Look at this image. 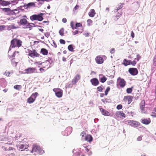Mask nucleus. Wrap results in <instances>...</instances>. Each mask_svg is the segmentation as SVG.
<instances>
[{
    "mask_svg": "<svg viewBox=\"0 0 156 156\" xmlns=\"http://www.w3.org/2000/svg\"><path fill=\"white\" fill-rule=\"evenodd\" d=\"M30 23V28L35 27V25L34 23Z\"/></svg>",
    "mask_w": 156,
    "mask_h": 156,
    "instance_id": "13d9d810",
    "label": "nucleus"
},
{
    "mask_svg": "<svg viewBox=\"0 0 156 156\" xmlns=\"http://www.w3.org/2000/svg\"><path fill=\"white\" fill-rule=\"evenodd\" d=\"M71 128H67L66 130L65 131V132L66 133L68 130H71Z\"/></svg>",
    "mask_w": 156,
    "mask_h": 156,
    "instance_id": "774afa93",
    "label": "nucleus"
},
{
    "mask_svg": "<svg viewBox=\"0 0 156 156\" xmlns=\"http://www.w3.org/2000/svg\"><path fill=\"white\" fill-rule=\"evenodd\" d=\"M68 50L71 51H73V48L72 45H69L68 47Z\"/></svg>",
    "mask_w": 156,
    "mask_h": 156,
    "instance_id": "58836bf2",
    "label": "nucleus"
},
{
    "mask_svg": "<svg viewBox=\"0 0 156 156\" xmlns=\"http://www.w3.org/2000/svg\"><path fill=\"white\" fill-rule=\"evenodd\" d=\"M10 74V72L9 71H6L4 73V74L6 76H9Z\"/></svg>",
    "mask_w": 156,
    "mask_h": 156,
    "instance_id": "de8ad7c7",
    "label": "nucleus"
},
{
    "mask_svg": "<svg viewBox=\"0 0 156 156\" xmlns=\"http://www.w3.org/2000/svg\"><path fill=\"white\" fill-rule=\"evenodd\" d=\"M142 139V137L141 136H139L137 138V140L138 141H141Z\"/></svg>",
    "mask_w": 156,
    "mask_h": 156,
    "instance_id": "0e129e2a",
    "label": "nucleus"
},
{
    "mask_svg": "<svg viewBox=\"0 0 156 156\" xmlns=\"http://www.w3.org/2000/svg\"><path fill=\"white\" fill-rule=\"evenodd\" d=\"M41 149L40 147L38 145L35 144H34L33 146L32 150L31 151V152H38L40 151Z\"/></svg>",
    "mask_w": 156,
    "mask_h": 156,
    "instance_id": "f8f14e48",
    "label": "nucleus"
},
{
    "mask_svg": "<svg viewBox=\"0 0 156 156\" xmlns=\"http://www.w3.org/2000/svg\"><path fill=\"white\" fill-rule=\"evenodd\" d=\"M131 62V60H127L126 59H124L123 60L122 64H123L125 66H127L128 65H130V64Z\"/></svg>",
    "mask_w": 156,
    "mask_h": 156,
    "instance_id": "a878e982",
    "label": "nucleus"
},
{
    "mask_svg": "<svg viewBox=\"0 0 156 156\" xmlns=\"http://www.w3.org/2000/svg\"><path fill=\"white\" fill-rule=\"evenodd\" d=\"M100 77V80L101 82L104 83L107 80V78L105 76L103 75L100 74L99 75Z\"/></svg>",
    "mask_w": 156,
    "mask_h": 156,
    "instance_id": "412c9836",
    "label": "nucleus"
},
{
    "mask_svg": "<svg viewBox=\"0 0 156 156\" xmlns=\"http://www.w3.org/2000/svg\"><path fill=\"white\" fill-rule=\"evenodd\" d=\"M22 42L17 38L13 39L11 42V45L9 48V51L11 48H14L16 47L19 48L22 45Z\"/></svg>",
    "mask_w": 156,
    "mask_h": 156,
    "instance_id": "f257e3e1",
    "label": "nucleus"
},
{
    "mask_svg": "<svg viewBox=\"0 0 156 156\" xmlns=\"http://www.w3.org/2000/svg\"><path fill=\"white\" fill-rule=\"evenodd\" d=\"M35 3L34 2H30L26 4L25 5L27 8H30L32 7H35Z\"/></svg>",
    "mask_w": 156,
    "mask_h": 156,
    "instance_id": "c756f323",
    "label": "nucleus"
},
{
    "mask_svg": "<svg viewBox=\"0 0 156 156\" xmlns=\"http://www.w3.org/2000/svg\"><path fill=\"white\" fill-rule=\"evenodd\" d=\"M113 83V81L112 80H110L107 82V84L109 85Z\"/></svg>",
    "mask_w": 156,
    "mask_h": 156,
    "instance_id": "6e6d98bb",
    "label": "nucleus"
},
{
    "mask_svg": "<svg viewBox=\"0 0 156 156\" xmlns=\"http://www.w3.org/2000/svg\"><path fill=\"white\" fill-rule=\"evenodd\" d=\"M70 26L72 28L73 34V35L77 34L78 33V23H76L75 25L74 22L72 21L70 22Z\"/></svg>",
    "mask_w": 156,
    "mask_h": 156,
    "instance_id": "423d86ee",
    "label": "nucleus"
},
{
    "mask_svg": "<svg viewBox=\"0 0 156 156\" xmlns=\"http://www.w3.org/2000/svg\"><path fill=\"white\" fill-rule=\"evenodd\" d=\"M27 51L28 55L33 58L39 57L40 56V54L38 53L35 49H33L32 50L28 49Z\"/></svg>",
    "mask_w": 156,
    "mask_h": 156,
    "instance_id": "7ed1b4c3",
    "label": "nucleus"
},
{
    "mask_svg": "<svg viewBox=\"0 0 156 156\" xmlns=\"http://www.w3.org/2000/svg\"><path fill=\"white\" fill-rule=\"evenodd\" d=\"M78 80V76H76L73 80L72 81V84H75L76 82H77Z\"/></svg>",
    "mask_w": 156,
    "mask_h": 156,
    "instance_id": "f704fd0d",
    "label": "nucleus"
},
{
    "mask_svg": "<svg viewBox=\"0 0 156 156\" xmlns=\"http://www.w3.org/2000/svg\"><path fill=\"white\" fill-rule=\"evenodd\" d=\"M41 54L44 55H46L48 53V51L45 48H42L41 50Z\"/></svg>",
    "mask_w": 156,
    "mask_h": 156,
    "instance_id": "b1692460",
    "label": "nucleus"
},
{
    "mask_svg": "<svg viewBox=\"0 0 156 156\" xmlns=\"http://www.w3.org/2000/svg\"><path fill=\"white\" fill-rule=\"evenodd\" d=\"M136 57H137L136 58H135V59H136L138 61L141 58V57L139 54H138L137 55Z\"/></svg>",
    "mask_w": 156,
    "mask_h": 156,
    "instance_id": "8fccbe9b",
    "label": "nucleus"
},
{
    "mask_svg": "<svg viewBox=\"0 0 156 156\" xmlns=\"http://www.w3.org/2000/svg\"><path fill=\"white\" fill-rule=\"evenodd\" d=\"M35 101V98H32L31 96L27 99V102L29 104L33 103Z\"/></svg>",
    "mask_w": 156,
    "mask_h": 156,
    "instance_id": "c85d7f7f",
    "label": "nucleus"
},
{
    "mask_svg": "<svg viewBox=\"0 0 156 156\" xmlns=\"http://www.w3.org/2000/svg\"><path fill=\"white\" fill-rule=\"evenodd\" d=\"M0 84L4 87H5L6 85V81L5 78H2L0 79Z\"/></svg>",
    "mask_w": 156,
    "mask_h": 156,
    "instance_id": "5701e85b",
    "label": "nucleus"
},
{
    "mask_svg": "<svg viewBox=\"0 0 156 156\" xmlns=\"http://www.w3.org/2000/svg\"><path fill=\"white\" fill-rule=\"evenodd\" d=\"M110 88L109 87H107L105 91V94L106 95H107L108 93V92L110 90Z\"/></svg>",
    "mask_w": 156,
    "mask_h": 156,
    "instance_id": "79ce46f5",
    "label": "nucleus"
},
{
    "mask_svg": "<svg viewBox=\"0 0 156 156\" xmlns=\"http://www.w3.org/2000/svg\"><path fill=\"white\" fill-rule=\"evenodd\" d=\"M132 91V88H128L126 90L127 93L129 94L131 93Z\"/></svg>",
    "mask_w": 156,
    "mask_h": 156,
    "instance_id": "37998d69",
    "label": "nucleus"
},
{
    "mask_svg": "<svg viewBox=\"0 0 156 156\" xmlns=\"http://www.w3.org/2000/svg\"><path fill=\"white\" fill-rule=\"evenodd\" d=\"M38 95L39 94L38 93L35 92L33 93L31 95V96L32 98H35V100L37 97Z\"/></svg>",
    "mask_w": 156,
    "mask_h": 156,
    "instance_id": "72a5a7b5",
    "label": "nucleus"
},
{
    "mask_svg": "<svg viewBox=\"0 0 156 156\" xmlns=\"http://www.w3.org/2000/svg\"><path fill=\"white\" fill-rule=\"evenodd\" d=\"M90 81L92 85L94 86H96L99 84V81L96 78H93L90 80Z\"/></svg>",
    "mask_w": 156,
    "mask_h": 156,
    "instance_id": "f3484780",
    "label": "nucleus"
},
{
    "mask_svg": "<svg viewBox=\"0 0 156 156\" xmlns=\"http://www.w3.org/2000/svg\"><path fill=\"white\" fill-rule=\"evenodd\" d=\"M131 36L133 38H134V34L133 32V31H132L131 32Z\"/></svg>",
    "mask_w": 156,
    "mask_h": 156,
    "instance_id": "e2e57ef3",
    "label": "nucleus"
},
{
    "mask_svg": "<svg viewBox=\"0 0 156 156\" xmlns=\"http://www.w3.org/2000/svg\"><path fill=\"white\" fill-rule=\"evenodd\" d=\"M25 26V27H24V28H30V23H29L27 22V23L26 24Z\"/></svg>",
    "mask_w": 156,
    "mask_h": 156,
    "instance_id": "c03bdc74",
    "label": "nucleus"
},
{
    "mask_svg": "<svg viewBox=\"0 0 156 156\" xmlns=\"http://www.w3.org/2000/svg\"><path fill=\"white\" fill-rule=\"evenodd\" d=\"M85 140L89 142H91L92 141L93 138L91 135H88L86 136L85 138Z\"/></svg>",
    "mask_w": 156,
    "mask_h": 156,
    "instance_id": "bb28decb",
    "label": "nucleus"
},
{
    "mask_svg": "<svg viewBox=\"0 0 156 156\" xmlns=\"http://www.w3.org/2000/svg\"><path fill=\"white\" fill-rule=\"evenodd\" d=\"M122 108V106L121 104L118 105L116 107V108L118 110L121 109Z\"/></svg>",
    "mask_w": 156,
    "mask_h": 156,
    "instance_id": "49530a36",
    "label": "nucleus"
},
{
    "mask_svg": "<svg viewBox=\"0 0 156 156\" xmlns=\"http://www.w3.org/2000/svg\"><path fill=\"white\" fill-rule=\"evenodd\" d=\"M2 148L5 151H7L8 150V149L7 148V147L6 145H5V146H2Z\"/></svg>",
    "mask_w": 156,
    "mask_h": 156,
    "instance_id": "5fc2aeb1",
    "label": "nucleus"
},
{
    "mask_svg": "<svg viewBox=\"0 0 156 156\" xmlns=\"http://www.w3.org/2000/svg\"><path fill=\"white\" fill-rule=\"evenodd\" d=\"M126 122L128 125L133 127H138L140 125L139 122L133 120H129Z\"/></svg>",
    "mask_w": 156,
    "mask_h": 156,
    "instance_id": "0eeeda50",
    "label": "nucleus"
},
{
    "mask_svg": "<svg viewBox=\"0 0 156 156\" xmlns=\"http://www.w3.org/2000/svg\"><path fill=\"white\" fill-rule=\"evenodd\" d=\"M5 25H1L0 26V31L3 30L5 28Z\"/></svg>",
    "mask_w": 156,
    "mask_h": 156,
    "instance_id": "a18cd8bd",
    "label": "nucleus"
},
{
    "mask_svg": "<svg viewBox=\"0 0 156 156\" xmlns=\"http://www.w3.org/2000/svg\"><path fill=\"white\" fill-rule=\"evenodd\" d=\"M124 5V4L123 3H120L118 5V7H117V9L114 10V12H117L119 10L122 9L123 7V6Z\"/></svg>",
    "mask_w": 156,
    "mask_h": 156,
    "instance_id": "cd10ccee",
    "label": "nucleus"
},
{
    "mask_svg": "<svg viewBox=\"0 0 156 156\" xmlns=\"http://www.w3.org/2000/svg\"><path fill=\"white\" fill-rule=\"evenodd\" d=\"M96 62L98 64H101L102 63L104 62V59L103 58L100 56H98L95 58Z\"/></svg>",
    "mask_w": 156,
    "mask_h": 156,
    "instance_id": "dca6fc26",
    "label": "nucleus"
},
{
    "mask_svg": "<svg viewBox=\"0 0 156 156\" xmlns=\"http://www.w3.org/2000/svg\"><path fill=\"white\" fill-rule=\"evenodd\" d=\"M79 27L81 28H79V32H82L83 30V28L82 24L80 23H79Z\"/></svg>",
    "mask_w": 156,
    "mask_h": 156,
    "instance_id": "473e14b6",
    "label": "nucleus"
},
{
    "mask_svg": "<svg viewBox=\"0 0 156 156\" xmlns=\"http://www.w3.org/2000/svg\"><path fill=\"white\" fill-rule=\"evenodd\" d=\"M9 1H5L3 0H0V5L3 6L9 5L11 4Z\"/></svg>",
    "mask_w": 156,
    "mask_h": 156,
    "instance_id": "2eb2a0df",
    "label": "nucleus"
},
{
    "mask_svg": "<svg viewBox=\"0 0 156 156\" xmlns=\"http://www.w3.org/2000/svg\"><path fill=\"white\" fill-rule=\"evenodd\" d=\"M62 21L64 23H65L67 21V20L66 18H64L62 19Z\"/></svg>",
    "mask_w": 156,
    "mask_h": 156,
    "instance_id": "338daca9",
    "label": "nucleus"
},
{
    "mask_svg": "<svg viewBox=\"0 0 156 156\" xmlns=\"http://www.w3.org/2000/svg\"><path fill=\"white\" fill-rule=\"evenodd\" d=\"M28 147V146L27 145L24 144H21L18 147L20 150L22 149L21 150V151H23V150L27 148Z\"/></svg>",
    "mask_w": 156,
    "mask_h": 156,
    "instance_id": "4be33fe9",
    "label": "nucleus"
},
{
    "mask_svg": "<svg viewBox=\"0 0 156 156\" xmlns=\"http://www.w3.org/2000/svg\"><path fill=\"white\" fill-rule=\"evenodd\" d=\"M130 64H131L133 66H135L136 64V61H134L133 62L131 61Z\"/></svg>",
    "mask_w": 156,
    "mask_h": 156,
    "instance_id": "bf43d9fd",
    "label": "nucleus"
},
{
    "mask_svg": "<svg viewBox=\"0 0 156 156\" xmlns=\"http://www.w3.org/2000/svg\"><path fill=\"white\" fill-rule=\"evenodd\" d=\"M25 73L27 74H31L37 72V69L34 68L29 67L24 70Z\"/></svg>",
    "mask_w": 156,
    "mask_h": 156,
    "instance_id": "9d476101",
    "label": "nucleus"
},
{
    "mask_svg": "<svg viewBox=\"0 0 156 156\" xmlns=\"http://www.w3.org/2000/svg\"><path fill=\"white\" fill-rule=\"evenodd\" d=\"M122 14V12H118V15H116V17H118L121 16Z\"/></svg>",
    "mask_w": 156,
    "mask_h": 156,
    "instance_id": "052dcab7",
    "label": "nucleus"
},
{
    "mask_svg": "<svg viewBox=\"0 0 156 156\" xmlns=\"http://www.w3.org/2000/svg\"><path fill=\"white\" fill-rule=\"evenodd\" d=\"M64 29L63 28H61L59 31V33L62 36L64 34Z\"/></svg>",
    "mask_w": 156,
    "mask_h": 156,
    "instance_id": "4c0bfd02",
    "label": "nucleus"
},
{
    "mask_svg": "<svg viewBox=\"0 0 156 156\" xmlns=\"http://www.w3.org/2000/svg\"><path fill=\"white\" fill-rule=\"evenodd\" d=\"M52 62V61L51 58H49L48 59L43 62V68L48 69L50 67L51 64Z\"/></svg>",
    "mask_w": 156,
    "mask_h": 156,
    "instance_id": "1a4fd4ad",
    "label": "nucleus"
},
{
    "mask_svg": "<svg viewBox=\"0 0 156 156\" xmlns=\"http://www.w3.org/2000/svg\"><path fill=\"white\" fill-rule=\"evenodd\" d=\"M100 110L101 113L105 116H108L110 115V113L108 111L102 108H100Z\"/></svg>",
    "mask_w": 156,
    "mask_h": 156,
    "instance_id": "a211bd4d",
    "label": "nucleus"
},
{
    "mask_svg": "<svg viewBox=\"0 0 156 156\" xmlns=\"http://www.w3.org/2000/svg\"><path fill=\"white\" fill-rule=\"evenodd\" d=\"M8 156H14L15 154L14 153H11L8 154Z\"/></svg>",
    "mask_w": 156,
    "mask_h": 156,
    "instance_id": "69168bd1",
    "label": "nucleus"
},
{
    "mask_svg": "<svg viewBox=\"0 0 156 156\" xmlns=\"http://www.w3.org/2000/svg\"><path fill=\"white\" fill-rule=\"evenodd\" d=\"M126 85V81L125 80L120 77H119L117 80V86L118 87L122 88Z\"/></svg>",
    "mask_w": 156,
    "mask_h": 156,
    "instance_id": "39448f33",
    "label": "nucleus"
},
{
    "mask_svg": "<svg viewBox=\"0 0 156 156\" xmlns=\"http://www.w3.org/2000/svg\"><path fill=\"white\" fill-rule=\"evenodd\" d=\"M9 58L10 59L11 62H13V60L15 59V53H14L12 55H9Z\"/></svg>",
    "mask_w": 156,
    "mask_h": 156,
    "instance_id": "2f4dec72",
    "label": "nucleus"
},
{
    "mask_svg": "<svg viewBox=\"0 0 156 156\" xmlns=\"http://www.w3.org/2000/svg\"><path fill=\"white\" fill-rule=\"evenodd\" d=\"M21 87L20 85H16L14 86V88L18 90H19L21 88Z\"/></svg>",
    "mask_w": 156,
    "mask_h": 156,
    "instance_id": "ea45409f",
    "label": "nucleus"
},
{
    "mask_svg": "<svg viewBox=\"0 0 156 156\" xmlns=\"http://www.w3.org/2000/svg\"><path fill=\"white\" fill-rule=\"evenodd\" d=\"M53 91L55 93L56 96L58 98H61L62 96L63 91L60 88H54Z\"/></svg>",
    "mask_w": 156,
    "mask_h": 156,
    "instance_id": "6e6552de",
    "label": "nucleus"
},
{
    "mask_svg": "<svg viewBox=\"0 0 156 156\" xmlns=\"http://www.w3.org/2000/svg\"><path fill=\"white\" fill-rule=\"evenodd\" d=\"M2 10L3 12L8 15H16L17 12H15L14 11H17L16 9L11 10L9 8H2Z\"/></svg>",
    "mask_w": 156,
    "mask_h": 156,
    "instance_id": "20e7f679",
    "label": "nucleus"
},
{
    "mask_svg": "<svg viewBox=\"0 0 156 156\" xmlns=\"http://www.w3.org/2000/svg\"><path fill=\"white\" fill-rule=\"evenodd\" d=\"M43 13H41L39 14H34L33 15L30 17V19L32 21L34 20H37L39 21H41L43 20Z\"/></svg>",
    "mask_w": 156,
    "mask_h": 156,
    "instance_id": "f03ea898",
    "label": "nucleus"
},
{
    "mask_svg": "<svg viewBox=\"0 0 156 156\" xmlns=\"http://www.w3.org/2000/svg\"><path fill=\"white\" fill-rule=\"evenodd\" d=\"M59 42L61 44H65L66 43V42H65V41L64 40L62 39H61L60 40Z\"/></svg>",
    "mask_w": 156,
    "mask_h": 156,
    "instance_id": "09e8293b",
    "label": "nucleus"
},
{
    "mask_svg": "<svg viewBox=\"0 0 156 156\" xmlns=\"http://www.w3.org/2000/svg\"><path fill=\"white\" fill-rule=\"evenodd\" d=\"M27 20L26 19L23 18L20 19V25L24 26L27 23Z\"/></svg>",
    "mask_w": 156,
    "mask_h": 156,
    "instance_id": "393cba45",
    "label": "nucleus"
},
{
    "mask_svg": "<svg viewBox=\"0 0 156 156\" xmlns=\"http://www.w3.org/2000/svg\"><path fill=\"white\" fill-rule=\"evenodd\" d=\"M90 33L88 32H85L84 33V35L85 36L87 37L89 36Z\"/></svg>",
    "mask_w": 156,
    "mask_h": 156,
    "instance_id": "4d7b16f0",
    "label": "nucleus"
},
{
    "mask_svg": "<svg viewBox=\"0 0 156 156\" xmlns=\"http://www.w3.org/2000/svg\"><path fill=\"white\" fill-rule=\"evenodd\" d=\"M128 71L132 75L135 76L138 73L137 69L136 68H131L129 69Z\"/></svg>",
    "mask_w": 156,
    "mask_h": 156,
    "instance_id": "9b49d317",
    "label": "nucleus"
},
{
    "mask_svg": "<svg viewBox=\"0 0 156 156\" xmlns=\"http://www.w3.org/2000/svg\"><path fill=\"white\" fill-rule=\"evenodd\" d=\"M115 51V49L114 48H112L110 51V53L111 54L114 53Z\"/></svg>",
    "mask_w": 156,
    "mask_h": 156,
    "instance_id": "603ef678",
    "label": "nucleus"
},
{
    "mask_svg": "<svg viewBox=\"0 0 156 156\" xmlns=\"http://www.w3.org/2000/svg\"><path fill=\"white\" fill-rule=\"evenodd\" d=\"M116 115L120 118L126 117V115L122 111H118L116 112Z\"/></svg>",
    "mask_w": 156,
    "mask_h": 156,
    "instance_id": "6ab92c4d",
    "label": "nucleus"
},
{
    "mask_svg": "<svg viewBox=\"0 0 156 156\" xmlns=\"http://www.w3.org/2000/svg\"><path fill=\"white\" fill-rule=\"evenodd\" d=\"M144 105H140V109L141 111H143L144 110Z\"/></svg>",
    "mask_w": 156,
    "mask_h": 156,
    "instance_id": "864d4df0",
    "label": "nucleus"
},
{
    "mask_svg": "<svg viewBox=\"0 0 156 156\" xmlns=\"http://www.w3.org/2000/svg\"><path fill=\"white\" fill-rule=\"evenodd\" d=\"M133 97L130 96H125L123 100L125 102H128V104H129L132 101Z\"/></svg>",
    "mask_w": 156,
    "mask_h": 156,
    "instance_id": "ddd939ff",
    "label": "nucleus"
},
{
    "mask_svg": "<svg viewBox=\"0 0 156 156\" xmlns=\"http://www.w3.org/2000/svg\"><path fill=\"white\" fill-rule=\"evenodd\" d=\"M103 89V86L102 85L100 86L97 88V90L99 92H101Z\"/></svg>",
    "mask_w": 156,
    "mask_h": 156,
    "instance_id": "a19ab883",
    "label": "nucleus"
},
{
    "mask_svg": "<svg viewBox=\"0 0 156 156\" xmlns=\"http://www.w3.org/2000/svg\"><path fill=\"white\" fill-rule=\"evenodd\" d=\"M153 65L154 66H156V54L153 60Z\"/></svg>",
    "mask_w": 156,
    "mask_h": 156,
    "instance_id": "e433bc0d",
    "label": "nucleus"
},
{
    "mask_svg": "<svg viewBox=\"0 0 156 156\" xmlns=\"http://www.w3.org/2000/svg\"><path fill=\"white\" fill-rule=\"evenodd\" d=\"M18 28V27L15 26V25L12 24L11 25L8 26L7 29L8 30H11L12 29H16Z\"/></svg>",
    "mask_w": 156,
    "mask_h": 156,
    "instance_id": "7c9ffc66",
    "label": "nucleus"
},
{
    "mask_svg": "<svg viewBox=\"0 0 156 156\" xmlns=\"http://www.w3.org/2000/svg\"><path fill=\"white\" fill-rule=\"evenodd\" d=\"M96 14V12L94 9H90L88 13L89 16L91 17H94Z\"/></svg>",
    "mask_w": 156,
    "mask_h": 156,
    "instance_id": "aec40b11",
    "label": "nucleus"
},
{
    "mask_svg": "<svg viewBox=\"0 0 156 156\" xmlns=\"http://www.w3.org/2000/svg\"><path fill=\"white\" fill-rule=\"evenodd\" d=\"M87 23L88 26H90L92 24L93 21L91 19H89L87 20Z\"/></svg>",
    "mask_w": 156,
    "mask_h": 156,
    "instance_id": "c9c22d12",
    "label": "nucleus"
},
{
    "mask_svg": "<svg viewBox=\"0 0 156 156\" xmlns=\"http://www.w3.org/2000/svg\"><path fill=\"white\" fill-rule=\"evenodd\" d=\"M83 150H84L85 151L88 152L89 151V150L88 149L87 147H84Z\"/></svg>",
    "mask_w": 156,
    "mask_h": 156,
    "instance_id": "680f3d73",
    "label": "nucleus"
},
{
    "mask_svg": "<svg viewBox=\"0 0 156 156\" xmlns=\"http://www.w3.org/2000/svg\"><path fill=\"white\" fill-rule=\"evenodd\" d=\"M44 35L46 37L48 38L50 36V34L49 32H46L44 34Z\"/></svg>",
    "mask_w": 156,
    "mask_h": 156,
    "instance_id": "3c124183",
    "label": "nucleus"
},
{
    "mask_svg": "<svg viewBox=\"0 0 156 156\" xmlns=\"http://www.w3.org/2000/svg\"><path fill=\"white\" fill-rule=\"evenodd\" d=\"M141 122L143 124L147 125L151 123V120L150 118H148L147 119L143 118L141 119Z\"/></svg>",
    "mask_w": 156,
    "mask_h": 156,
    "instance_id": "4468645a",
    "label": "nucleus"
}]
</instances>
